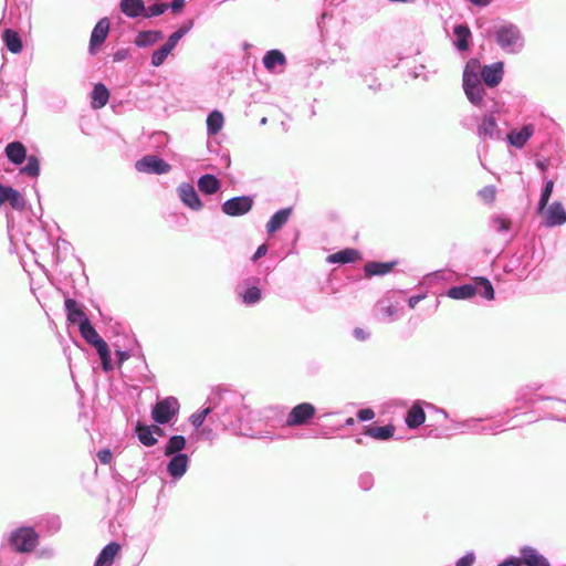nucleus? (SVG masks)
<instances>
[{"mask_svg":"<svg viewBox=\"0 0 566 566\" xmlns=\"http://www.w3.org/2000/svg\"><path fill=\"white\" fill-rule=\"evenodd\" d=\"M2 39L11 53H20L22 50V41L18 32L12 29H6Z\"/></svg>","mask_w":566,"mask_h":566,"instance_id":"obj_28","label":"nucleus"},{"mask_svg":"<svg viewBox=\"0 0 566 566\" xmlns=\"http://www.w3.org/2000/svg\"><path fill=\"white\" fill-rule=\"evenodd\" d=\"M4 153L14 165H21L27 159V149L20 142H12L6 146Z\"/></svg>","mask_w":566,"mask_h":566,"instance_id":"obj_19","label":"nucleus"},{"mask_svg":"<svg viewBox=\"0 0 566 566\" xmlns=\"http://www.w3.org/2000/svg\"><path fill=\"white\" fill-rule=\"evenodd\" d=\"M91 97V105L94 109L103 108L108 103L109 91L104 84L97 83L94 85Z\"/></svg>","mask_w":566,"mask_h":566,"instance_id":"obj_22","label":"nucleus"},{"mask_svg":"<svg viewBox=\"0 0 566 566\" xmlns=\"http://www.w3.org/2000/svg\"><path fill=\"white\" fill-rule=\"evenodd\" d=\"M168 7L169 6L167 3L153 4V6L148 7L147 9L145 8V11L143 12V17L153 18V17L160 15L166 12Z\"/></svg>","mask_w":566,"mask_h":566,"instance_id":"obj_46","label":"nucleus"},{"mask_svg":"<svg viewBox=\"0 0 566 566\" xmlns=\"http://www.w3.org/2000/svg\"><path fill=\"white\" fill-rule=\"evenodd\" d=\"M546 227H556L566 223V211L559 201L553 202L542 212Z\"/></svg>","mask_w":566,"mask_h":566,"instance_id":"obj_7","label":"nucleus"},{"mask_svg":"<svg viewBox=\"0 0 566 566\" xmlns=\"http://www.w3.org/2000/svg\"><path fill=\"white\" fill-rule=\"evenodd\" d=\"M97 458L103 464H109L113 459V454L109 449H103L97 452Z\"/></svg>","mask_w":566,"mask_h":566,"instance_id":"obj_49","label":"nucleus"},{"mask_svg":"<svg viewBox=\"0 0 566 566\" xmlns=\"http://www.w3.org/2000/svg\"><path fill=\"white\" fill-rule=\"evenodd\" d=\"M474 6L485 7L491 3V0H469Z\"/></svg>","mask_w":566,"mask_h":566,"instance_id":"obj_59","label":"nucleus"},{"mask_svg":"<svg viewBox=\"0 0 566 566\" xmlns=\"http://www.w3.org/2000/svg\"><path fill=\"white\" fill-rule=\"evenodd\" d=\"M474 285L476 286V294H480L484 298L491 301L494 298V289L491 282L482 276L473 279Z\"/></svg>","mask_w":566,"mask_h":566,"instance_id":"obj_32","label":"nucleus"},{"mask_svg":"<svg viewBox=\"0 0 566 566\" xmlns=\"http://www.w3.org/2000/svg\"><path fill=\"white\" fill-rule=\"evenodd\" d=\"M120 551V545L112 542L99 553L94 566H111Z\"/></svg>","mask_w":566,"mask_h":566,"instance_id":"obj_20","label":"nucleus"},{"mask_svg":"<svg viewBox=\"0 0 566 566\" xmlns=\"http://www.w3.org/2000/svg\"><path fill=\"white\" fill-rule=\"evenodd\" d=\"M426 420V413L419 405H413L407 412L406 423L409 428L415 429L421 426Z\"/></svg>","mask_w":566,"mask_h":566,"instance_id":"obj_27","label":"nucleus"},{"mask_svg":"<svg viewBox=\"0 0 566 566\" xmlns=\"http://www.w3.org/2000/svg\"><path fill=\"white\" fill-rule=\"evenodd\" d=\"M361 259V254L358 250L353 248H346L336 253L329 254L327 256V262L329 263H354Z\"/></svg>","mask_w":566,"mask_h":566,"instance_id":"obj_16","label":"nucleus"},{"mask_svg":"<svg viewBox=\"0 0 566 566\" xmlns=\"http://www.w3.org/2000/svg\"><path fill=\"white\" fill-rule=\"evenodd\" d=\"M186 447V439L184 436H172L166 447H165V454L166 455H176L181 450H184Z\"/></svg>","mask_w":566,"mask_h":566,"instance_id":"obj_35","label":"nucleus"},{"mask_svg":"<svg viewBox=\"0 0 566 566\" xmlns=\"http://www.w3.org/2000/svg\"><path fill=\"white\" fill-rule=\"evenodd\" d=\"M496 127L497 125L494 117H484L481 125L479 126V134L484 137H493Z\"/></svg>","mask_w":566,"mask_h":566,"instance_id":"obj_38","label":"nucleus"},{"mask_svg":"<svg viewBox=\"0 0 566 566\" xmlns=\"http://www.w3.org/2000/svg\"><path fill=\"white\" fill-rule=\"evenodd\" d=\"M185 6V0H172V2L170 3V8L174 10V11H179L184 8Z\"/></svg>","mask_w":566,"mask_h":566,"instance_id":"obj_56","label":"nucleus"},{"mask_svg":"<svg viewBox=\"0 0 566 566\" xmlns=\"http://www.w3.org/2000/svg\"><path fill=\"white\" fill-rule=\"evenodd\" d=\"M499 566H522L521 558H510L502 562Z\"/></svg>","mask_w":566,"mask_h":566,"instance_id":"obj_55","label":"nucleus"},{"mask_svg":"<svg viewBox=\"0 0 566 566\" xmlns=\"http://www.w3.org/2000/svg\"><path fill=\"white\" fill-rule=\"evenodd\" d=\"M496 41L502 49L514 51L521 42V33L516 25L505 24L496 31Z\"/></svg>","mask_w":566,"mask_h":566,"instance_id":"obj_5","label":"nucleus"},{"mask_svg":"<svg viewBox=\"0 0 566 566\" xmlns=\"http://www.w3.org/2000/svg\"><path fill=\"white\" fill-rule=\"evenodd\" d=\"M27 165L21 168V174L28 175L30 177H38L40 174V161L36 156L27 157Z\"/></svg>","mask_w":566,"mask_h":566,"instance_id":"obj_39","label":"nucleus"},{"mask_svg":"<svg viewBox=\"0 0 566 566\" xmlns=\"http://www.w3.org/2000/svg\"><path fill=\"white\" fill-rule=\"evenodd\" d=\"M464 92H465L467 97L469 98V101L471 103H473L474 105H481L482 104L483 96H484V88H483L482 84L481 85H476V86L465 87Z\"/></svg>","mask_w":566,"mask_h":566,"instance_id":"obj_37","label":"nucleus"},{"mask_svg":"<svg viewBox=\"0 0 566 566\" xmlns=\"http://www.w3.org/2000/svg\"><path fill=\"white\" fill-rule=\"evenodd\" d=\"M261 290L258 286H252L242 294V301L244 304L251 305L258 303L261 300Z\"/></svg>","mask_w":566,"mask_h":566,"instance_id":"obj_43","label":"nucleus"},{"mask_svg":"<svg viewBox=\"0 0 566 566\" xmlns=\"http://www.w3.org/2000/svg\"><path fill=\"white\" fill-rule=\"evenodd\" d=\"M136 433L139 441L146 447H153L157 443V439L154 437V431L149 426L138 422L136 424Z\"/></svg>","mask_w":566,"mask_h":566,"instance_id":"obj_33","label":"nucleus"},{"mask_svg":"<svg viewBox=\"0 0 566 566\" xmlns=\"http://www.w3.org/2000/svg\"><path fill=\"white\" fill-rule=\"evenodd\" d=\"M286 59L284 54L279 50H270L263 57V64L270 72L274 70L276 65H285Z\"/></svg>","mask_w":566,"mask_h":566,"instance_id":"obj_31","label":"nucleus"},{"mask_svg":"<svg viewBox=\"0 0 566 566\" xmlns=\"http://www.w3.org/2000/svg\"><path fill=\"white\" fill-rule=\"evenodd\" d=\"M223 115L219 111H212L207 118V128L209 134L216 135L218 134L223 126Z\"/></svg>","mask_w":566,"mask_h":566,"instance_id":"obj_34","label":"nucleus"},{"mask_svg":"<svg viewBox=\"0 0 566 566\" xmlns=\"http://www.w3.org/2000/svg\"><path fill=\"white\" fill-rule=\"evenodd\" d=\"M357 417L360 421H367L371 420L375 417V412L373 409L369 408L360 409L357 413Z\"/></svg>","mask_w":566,"mask_h":566,"instance_id":"obj_50","label":"nucleus"},{"mask_svg":"<svg viewBox=\"0 0 566 566\" xmlns=\"http://www.w3.org/2000/svg\"><path fill=\"white\" fill-rule=\"evenodd\" d=\"M150 428H151V430L154 431V433H158V434H163V433H164L163 429H161V428H159L158 426H155V424H154V426H151Z\"/></svg>","mask_w":566,"mask_h":566,"instance_id":"obj_60","label":"nucleus"},{"mask_svg":"<svg viewBox=\"0 0 566 566\" xmlns=\"http://www.w3.org/2000/svg\"><path fill=\"white\" fill-rule=\"evenodd\" d=\"M96 350L101 358L103 370L106 373L111 371L113 369V365H112L111 354H109V349H108L106 342L103 343L102 345L97 346Z\"/></svg>","mask_w":566,"mask_h":566,"instance_id":"obj_40","label":"nucleus"},{"mask_svg":"<svg viewBox=\"0 0 566 566\" xmlns=\"http://www.w3.org/2000/svg\"><path fill=\"white\" fill-rule=\"evenodd\" d=\"M521 560L525 566H549L548 560L533 547L521 549Z\"/></svg>","mask_w":566,"mask_h":566,"instance_id":"obj_15","label":"nucleus"},{"mask_svg":"<svg viewBox=\"0 0 566 566\" xmlns=\"http://www.w3.org/2000/svg\"><path fill=\"white\" fill-rule=\"evenodd\" d=\"M211 412L210 408H205L190 417V422L195 428H199L202 426L206 417Z\"/></svg>","mask_w":566,"mask_h":566,"instance_id":"obj_47","label":"nucleus"},{"mask_svg":"<svg viewBox=\"0 0 566 566\" xmlns=\"http://www.w3.org/2000/svg\"><path fill=\"white\" fill-rule=\"evenodd\" d=\"M474 555L473 554H468L463 557H461L458 562H457V566H472V564L474 563Z\"/></svg>","mask_w":566,"mask_h":566,"instance_id":"obj_52","label":"nucleus"},{"mask_svg":"<svg viewBox=\"0 0 566 566\" xmlns=\"http://www.w3.org/2000/svg\"><path fill=\"white\" fill-rule=\"evenodd\" d=\"M315 415V407L310 402L295 406L289 413L286 424L289 427L302 426L308 422Z\"/></svg>","mask_w":566,"mask_h":566,"instance_id":"obj_6","label":"nucleus"},{"mask_svg":"<svg viewBox=\"0 0 566 566\" xmlns=\"http://www.w3.org/2000/svg\"><path fill=\"white\" fill-rule=\"evenodd\" d=\"M476 294V286L473 284H464L449 289L448 296L453 300L470 298Z\"/></svg>","mask_w":566,"mask_h":566,"instance_id":"obj_29","label":"nucleus"},{"mask_svg":"<svg viewBox=\"0 0 566 566\" xmlns=\"http://www.w3.org/2000/svg\"><path fill=\"white\" fill-rule=\"evenodd\" d=\"M179 410V402L175 397H167L159 400L151 410V417L155 422L168 423Z\"/></svg>","mask_w":566,"mask_h":566,"instance_id":"obj_2","label":"nucleus"},{"mask_svg":"<svg viewBox=\"0 0 566 566\" xmlns=\"http://www.w3.org/2000/svg\"><path fill=\"white\" fill-rule=\"evenodd\" d=\"M387 313H388V315H392L394 308L391 306L387 307Z\"/></svg>","mask_w":566,"mask_h":566,"instance_id":"obj_61","label":"nucleus"},{"mask_svg":"<svg viewBox=\"0 0 566 566\" xmlns=\"http://www.w3.org/2000/svg\"><path fill=\"white\" fill-rule=\"evenodd\" d=\"M268 252V247L265 244H262L258 248L254 255L252 256L253 261L259 260L260 258L264 256Z\"/></svg>","mask_w":566,"mask_h":566,"instance_id":"obj_54","label":"nucleus"},{"mask_svg":"<svg viewBox=\"0 0 566 566\" xmlns=\"http://www.w3.org/2000/svg\"><path fill=\"white\" fill-rule=\"evenodd\" d=\"M191 24L192 23L190 22L189 25H182L179 30L174 32L165 44L169 46L171 50H174L178 41L190 30Z\"/></svg>","mask_w":566,"mask_h":566,"instance_id":"obj_45","label":"nucleus"},{"mask_svg":"<svg viewBox=\"0 0 566 566\" xmlns=\"http://www.w3.org/2000/svg\"><path fill=\"white\" fill-rule=\"evenodd\" d=\"M479 196L485 203H492L496 197V189L494 186H486L479 191Z\"/></svg>","mask_w":566,"mask_h":566,"instance_id":"obj_48","label":"nucleus"},{"mask_svg":"<svg viewBox=\"0 0 566 566\" xmlns=\"http://www.w3.org/2000/svg\"><path fill=\"white\" fill-rule=\"evenodd\" d=\"M120 11L128 18L143 15L145 4L143 0H120Z\"/></svg>","mask_w":566,"mask_h":566,"instance_id":"obj_24","label":"nucleus"},{"mask_svg":"<svg viewBox=\"0 0 566 566\" xmlns=\"http://www.w3.org/2000/svg\"><path fill=\"white\" fill-rule=\"evenodd\" d=\"M78 327L82 337L95 348L105 343L88 319L81 322Z\"/></svg>","mask_w":566,"mask_h":566,"instance_id":"obj_21","label":"nucleus"},{"mask_svg":"<svg viewBox=\"0 0 566 566\" xmlns=\"http://www.w3.org/2000/svg\"><path fill=\"white\" fill-rule=\"evenodd\" d=\"M480 63L478 60H470L463 72V87L481 85Z\"/></svg>","mask_w":566,"mask_h":566,"instance_id":"obj_12","label":"nucleus"},{"mask_svg":"<svg viewBox=\"0 0 566 566\" xmlns=\"http://www.w3.org/2000/svg\"><path fill=\"white\" fill-rule=\"evenodd\" d=\"M135 167L139 172L157 175L167 174L171 170V166L168 163L155 155L144 156L136 161Z\"/></svg>","mask_w":566,"mask_h":566,"instance_id":"obj_3","label":"nucleus"},{"mask_svg":"<svg viewBox=\"0 0 566 566\" xmlns=\"http://www.w3.org/2000/svg\"><path fill=\"white\" fill-rule=\"evenodd\" d=\"M253 207V199L249 196L234 197L222 205V212L230 217L248 213Z\"/></svg>","mask_w":566,"mask_h":566,"instance_id":"obj_4","label":"nucleus"},{"mask_svg":"<svg viewBox=\"0 0 566 566\" xmlns=\"http://www.w3.org/2000/svg\"><path fill=\"white\" fill-rule=\"evenodd\" d=\"M553 189H554V181L548 180L542 191L541 199L538 201V208H537L538 213H542L545 210V208L547 207V203L552 196Z\"/></svg>","mask_w":566,"mask_h":566,"instance_id":"obj_42","label":"nucleus"},{"mask_svg":"<svg viewBox=\"0 0 566 566\" xmlns=\"http://www.w3.org/2000/svg\"><path fill=\"white\" fill-rule=\"evenodd\" d=\"M181 201L192 210H199L202 207L196 189L190 184H181L178 188Z\"/></svg>","mask_w":566,"mask_h":566,"instance_id":"obj_11","label":"nucleus"},{"mask_svg":"<svg viewBox=\"0 0 566 566\" xmlns=\"http://www.w3.org/2000/svg\"><path fill=\"white\" fill-rule=\"evenodd\" d=\"M117 358H118V365L122 366V364L129 358V354L127 352L117 350L116 352Z\"/></svg>","mask_w":566,"mask_h":566,"instance_id":"obj_57","label":"nucleus"},{"mask_svg":"<svg viewBox=\"0 0 566 566\" xmlns=\"http://www.w3.org/2000/svg\"><path fill=\"white\" fill-rule=\"evenodd\" d=\"M65 308L67 312V321L72 324H81L85 319H88L84 311L78 306L77 302L73 298H66Z\"/></svg>","mask_w":566,"mask_h":566,"instance_id":"obj_23","label":"nucleus"},{"mask_svg":"<svg viewBox=\"0 0 566 566\" xmlns=\"http://www.w3.org/2000/svg\"><path fill=\"white\" fill-rule=\"evenodd\" d=\"M10 544L19 553H31L39 544V535L32 527H20L11 534Z\"/></svg>","mask_w":566,"mask_h":566,"instance_id":"obj_1","label":"nucleus"},{"mask_svg":"<svg viewBox=\"0 0 566 566\" xmlns=\"http://www.w3.org/2000/svg\"><path fill=\"white\" fill-rule=\"evenodd\" d=\"M534 133L533 125H525L521 130H512L507 134V142L516 147L522 148Z\"/></svg>","mask_w":566,"mask_h":566,"instance_id":"obj_17","label":"nucleus"},{"mask_svg":"<svg viewBox=\"0 0 566 566\" xmlns=\"http://www.w3.org/2000/svg\"><path fill=\"white\" fill-rule=\"evenodd\" d=\"M188 463V455L185 453H178L169 461L167 471L175 479L181 478L187 471Z\"/></svg>","mask_w":566,"mask_h":566,"instance_id":"obj_14","label":"nucleus"},{"mask_svg":"<svg viewBox=\"0 0 566 566\" xmlns=\"http://www.w3.org/2000/svg\"><path fill=\"white\" fill-rule=\"evenodd\" d=\"M481 77L485 85L489 87H495L500 84L503 78V63L495 62L490 65L480 67Z\"/></svg>","mask_w":566,"mask_h":566,"instance_id":"obj_9","label":"nucleus"},{"mask_svg":"<svg viewBox=\"0 0 566 566\" xmlns=\"http://www.w3.org/2000/svg\"><path fill=\"white\" fill-rule=\"evenodd\" d=\"M109 20L107 18L101 19L94 27L90 39V52L95 53L96 49L102 45L109 32Z\"/></svg>","mask_w":566,"mask_h":566,"instance_id":"obj_8","label":"nucleus"},{"mask_svg":"<svg viewBox=\"0 0 566 566\" xmlns=\"http://www.w3.org/2000/svg\"><path fill=\"white\" fill-rule=\"evenodd\" d=\"M171 49L167 46L166 44L161 45L160 49L155 51L151 56V64L154 66H160L167 56L171 53Z\"/></svg>","mask_w":566,"mask_h":566,"instance_id":"obj_44","label":"nucleus"},{"mask_svg":"<svg viewBox=\"0 0 566 566\" xmlns=\"http://www.w3.org/2000/svg\"><path fill=\"white\" fill-rule=\"evenodd\" d=\"M364 432H365V434H367L374 439H377V440H388V439L392 438V436L395 433V426L394 424H387L384 427L368 426V427H366Z\"/></svg>","mask_w":566,"mask_h":566,"instance_id":"obj_26","label":"nucleus"},{"mask_svg":"<svg viewBox=\"0 0 566 566\" xmlns=\"http://www.w3.org/2000/svg\"><path fill=\"white\" fill-rule=\"evenodd\" d=\"M453 33L457 36L455 46L458 50L467 51L469 49V38L471 36L469 27L464 24H458L454 27Z\"/></svg>","mask_w":566,"mask_h":566,"instance_id":"obj_30","label":"nucleus"},{"mask_svg":"<svg viewBox=\"0 0 566 566\" xmlns=\"http://www.w3.org/2000/svg\"><path fill=\"white\" fill-rule=\"evenodd\" d=\"M161 38L163 33L160 31H143L137 35L135 43L143 48L157 42Z\"/></svg>","mask_w":566,"mask_h":566,"instance_id":"obj_36","label":"nucleus"},{"mask_svg":"<svg viewBox=\"0 0 566 566\" xmlns=\"http://www.w3.org/2000/svg\"><path fill=\"white\" fill-rule=\"evenodd\" d=\"M423 298H424V296H423V295H416V296H411V297L409 298V301H408L409 306H410L411 308L416 307V305H417L421 300H423Z\"/></svg>","mask_w":566,"mask_h":566,"instance_id":"obj_58","label":"nucleus"},{"mask_svg":"<svg viewBox=\"0 0 566 566\" xmlns=\"http://www.w3.org/2000/svg\"><path fill=\"white\" fill-rule=\"evenodd\" d=\"M96 350L101 358L103 370L106 373L111 371L113 369V365H112L111 354H109V349H108L106 342L103 343L102 345L97 346Z\"/></svg>","mask_w":566,"mask_h":566,"instance_id":"obj_41","label":"nucleus"},{"mask_svg":"<svg viewBox=\"0 0 566 566\" xmlns=\"http://www.w3.org/2000/svg\"><path fill=\"white\" fill-rule=\"evenodd\" d=\"M495 223L497 224V228L500 231H507L511 229V226H512L511 220L505 219V218L495 219Z\"/></svg>","mask_w":566,"mask_h":566,"instance_id":"obj_51","label":"nucleus"},{"mask_svg":"<svg viewBox=\"0 0 566 566\" xmlns=\"http://www.w3.org/2000/svg\"><path fill=\"white\" fill-rule=\"evenodd\" d=\"M4 202H9L14 210H23L25 208V200L18 190L0 184V207Z\"/></svg>","mask_w":566,"mask_h":566,"instance_id":"obj_10","label":"nucleus"},{"mask_svg":"<svg viewBox=\"0 0 566 566\" xmlns=\"http://www.w3.org/2000/svg\"><path fill=\"white\" fill-rule=\"evenodd\" d=\"M292 208H284L275 212L266 223V231L269 234L275 233L280 230L290 219Z\"/></svg>","mask_w":566,"mask_h":566,"instance_id":"obj_18","label":"nucleus"},{"mask_svg":"<svg viewBox=\"0 0 566 566\" xmlns=\"http://www.w3.org/2000/svg\"><path fill=\"white\" fill-rule=\"evenodd\" d=\"M397 261L377 262L370 261L364 265L365 276L370 279L376 275H385L390 273L397 265Z\"/></svg>","mask_w":566,"mask_h":566,"instance_id":"obj_13","label":"nucleus"},{"mask_svg":"<svg viewBox=\"0 0 566 566\" xmlns=\"http://www.w3.org/2000/svg\"><path fill=\"white\" fill-rule=\"evenodd\" d=\"M221 184L214 175H203L198 180V188L206 195H213L219 191Z\"/></svg>","mask_w":566,"mask_h":566,"instance_id":"obj_25","label":"nucleus"},{"mask_svg":"<svg viewBox=\"0 0 566 566\" xmlns=\"http://www.w3.org/2000/svg\"><path fill=\"white\" fill-rule=\"evenodd\" d=\"M354 336H355V338L357 340L363 342V340L367 339L368 333L365 329L360 328V327H356L354 329Z\"/></svg>","mask_w":566,"mask_h":566,"instance_id":"obj_53","label":"nucleus"}]
</instances>
